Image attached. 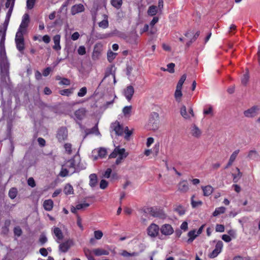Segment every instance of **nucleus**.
<instances>
[{"instance_id":"20e7f679","label":"nucleus","mask_w":260,"mask_h":260,"mask_svg":"<svg viewBox=\"0 0 260 260\" xmlns=\"http://www.w3.org/2000/svg\"><path fill=\"white\" fill-rule=\"evenodd\" d=\"M160 229L157 224L151 223L147 229V232L148 236L154 238L157 236Z\"/></svg>"},{"instance_id":"a19ab883","label":"nucleus","mask_w":260,"mask_h":260,"mask_svg":"<svg viewBox=\"0 0 260 260\" xmlns=\"http://www.w3.org/2000/svg\"><path fill=\"white\" fill-rule=\"evenodd\" d=\"M87 93V88L86 87H82L77 93L79 97H83Z\"/></svg>"},{"instance_id":"052dcab7","label":"nucleus","mask_w":260,"mask_h":260,"mask_svg":"<svg viewBox=\"0 0 260 260\" xmlns=\"http://www.w3.org/2000/svg\"><path fill=\"white\" fill-rule=\"evenodd\" d=\"M13 5H11L7 13L6 17L8 19V22H9L10 18L11 16L13 10Z\"/></svg>"},{"instance_id":"49530a36","label":"nucleus","mask_w":260,"mask_h":260,"mask_svg":"<svg viewBox=\"0 0 260 260\" xmlns=\"http://www.w3.org/2000/svg\"><path fill=\"white\" fill-rule=\"evenodd\" d=\"M103 236V234L101 231L98 230L94 232V238L97 240H100Z\"/></svg>"},{"instance_id":"2f4dec72","label":"nucleus","mask_w":260,"mask_h":260,"mask_svg":"<svg viewBox=\"0 0 260 260\" xmlns=\"http://www.w3.org/2000/svg\"><path fill=\"white\" fill-rule=\"evenodd\" d=\"M73 92V89H62L59 91V93L60 94L62 95H66L67 96H69L71 95Z\"/></svg>"},{"instance_id":"72a5a7b5","label":"nucleus","mask_w":260,"mask_h":260,"mask_svg":"<svg viewBox=\"0 0 260 260\" xmlns=\"http://www.w3.org/2000/svg\"><path fill=\"white\" fill-rule=\"evenodd\" d=\"M225 211V208L224 207H220L216 208L213 213V216H217L220 214L224 213Z\"/></svg>"},{"instance_id":"603ef678","label":"nucleus","mask_w":260,"mask_h":260,"mask_svg":"<svg viewBox=\"0 0 260 260\" xmlns=\"http://www.w3.org/2000/svg\"><path fill=\"white\" fill-rule=\"evenodd\" d=\"M239 152V150H236L232 154V155L230 156V160H231V161H234L236 159L238 153Z\"/></svg>"},{"instance_id":"338daca9","label":"nucleus","mask_w":260,"mask_h":260,"mask_svg":"<svg viewBox=\"0 0 260 260\" xmlns=\"http://www.w3.org/2000/svg\"><path fill=\"white\" fill-rule=\"evenodd\" d=\"M249 79V76L247 74H244L241 80V82L243 84L246 85Z\"/></svg>"},{"instance_id":"37998d69","label":"nucleus","mask_w":260,"mask_h":260,"mask_svg":"<svg viewBox=\"0 0 260 260\" xmlns=\"http://www.w3.org/2000/svg\"><path fill=\"white\" fill-rule=\"evenodd\" d=\"M203 113L204 115L210 114L211 116H213V113L212 107L211 106H209L208 108H205L203 111Z\"/></svg>"},{"instance_id":"dca6fc26","label":"nucleus","mask_w":260,"mask_h":260,"mask_svg":"<svg viewBox=\"0 0 260 260\" xmlns=\"http://www.w3.org/2000/svg\"><path fill=\"white\" fill-rule=\"evenodd\" d=\"M53 233L56 237V241L59 243L63 238V233L61 230L58 227H54L53 228Z\"/></svg>"},{"instance_id":"c85d7f7f","label":"nucleus","mask_w":260,"mask_h":260,"mask_svg":"<svg viewBox=\"0 0 260 260\" xmlns=\"http://www.w3.org/2000/svg\"><path fill=\"white\" fill-rule=\"evenodd\" d=\"M63 192L67 195L73 194L74 189L73 186L69 184H67L63 189Z\"/></svg>"},{"instance_id":"5fc2aeb1","label":"nucleus","mask_w":260,"mask_h":260,"mask_svg":"<svg viewBox=\"0 0 260 260\" xmlns=\"http://www.w3.org/2000/svg\"><path fill=\"white\" fill-rule=\"evenodd\" d=\"M175 64L174 63H170L167 65L168 67V71L171 73H174V67H175Z\"/></svg>"},{"instance_id":"7ed1b4c3","label":"nucleus","mask_w":260,"mask_h":260,"mask_svg":"<svg viewBox=\"0 0 260 260\" xmlns=\"http://www.w3.org/2000/svg\"><path fill=\"white\" fill-rule=\"evenodd\" d=\"M147 211L151 215L155 217L164 218L166 216L164 211L160 208L156 207L147 208Z\"/></svg>"},{"instance_id":"09e8293b","label":"nucleus","mask_w":260,"mask_h":260,"mask_svg":"<svg viewBox=\"0 0 260 260\" xmlns=\"http://www.w3.org/2000/svg\"><path fill=\"white\" fill-rule=\"evenodd\" d=\"M108 182L106 180H105L104 179H102L100 183V188H101L102 189H104L106 188H107V187L108 186Z\"/></svg>"},{"instance_id":"bb28decb","label":"nucleus","mask_w":260,"mask_h":260,"mask_svg":"<svg viewBox=\"0 0 260 260\" xmlns=\"http://www.w3.org/2000/svg\"><path fill=\"white\" fill-rule=\"evenodd\" d=\"M121 149L119 146L116 147L113 150V151L109 155V158H116L121 153Z\"/></svg>"},{"instance_id":"f8f14e48","label":"nucleus","mask_w":260,"mask_h":260,"mask_svg":"<svg viewBox=\"0 0 260 260\" xmlns=\"http://www.w3.org/2000/svg\"><path fill=\"white\" fill-rule=\"evenodd\" d=\"M5 32L3 34L0 41V57H4L6 55V52L5 46Z\"/></svg>"},{"instance_id":"f03ea898","label":"nucleus","mask_w":260,"mask_h":260,"mask_svg":"<svg viewBox=\"0 0 260 260\" xmlns=\"http://www.w3.org/2000/svg\"><path fill=\"white\" fill-rule=\"evenodd\" d=\"M56 137L59 143L67 140L68 138V131L66 126L59 127L56 132Z\"/></svg>"},{"instance_id":"a18cd8bd","label":"nucleus","mask_w":260,"mask_h":260,"mask_svg":"<svg viewBox=\"0 0 260 260\" xmlns=\"http://www.w3.org/2000/svg\"><path fill=\"white\" fill-rule=\"evenodd\" d=\"M36 0H27L26 2V7L28 9H32L35 5Z\"/></svg>"},{"instance_id":"423d86ee","label":"nucleus","mask_w":260,"mask_h":260,"mask_svg":"<svg viewBox=\"0 0 260 260\" xmlns=\"http://www.w3.org/2000/svg\"><path fill=\"white\" fill-rule=\"evenodd\" d=\"M222 247V242L221 241H218L215 245V249L209 254V257L212 258L216 257L221 252Z\"/></svg>"},{"instance_id":"e433bc0d","label":"nucleus","mask_w":260,"mask_h":260,"mask_svg":"<svg viewBox=\"0 0 260 260\" xmlns=\"http://www.w3.org/2000/svg\"><path fill=\"white\" fill-rule=\"evenodd\" d=\"M84 252L85 256H86V257L87 258V259L88 260H95L94 259V258L93 257V256H92V255H91V253L92 252V251H91L89 249L84 248Z\"/></svg>"},{"instance_id":"13d9d810","label":"nucleus","mask_w":260,"mask_h":260,"mask_svg":"<svg viewBox=\"0 0 260 260\" xmlns=\"http://www.w3.org/2000/svg\"><path fill=\"white\" fill-rule=\"evenodd\" d=\"M175 211L177 212H178L180 215H182L185 213V210H184L183 208L181 206L177 207L175 209Z\"/></svg>"},{"instance_id":"864d4df0","label":"nucleus","mask_w":260,"mask_h":260,"mask_svg":"<svg viewBox=\"0 0 260 260\" xmlns=\"http://www.w3.org/2000/svg\"><path fill=\"white\" fill-rule=\"evenodd\" d=\"M89 206V204L88 203H82L76 205V209L78 210H81L82 209L86 208Z\"/></svg>"},{"instance_id":"412c9836","label":"nucleus","mask_w":260,"mask_h":260,"mask_svg":"<svg viewBox=\"0 0 260 260\" xmlns=\"http://www.w3.org/2000/svg\"><path fill=\"white\" fill-rule=\"evenodd\" d=\"M159 114L157 112H152L150 115L149 122L152 124H156L159 121Z\"/></svg>"},{"instance_id":"b1692460","label":"nucleus","mask_w":260,"mask_h":260,"mask_svg":"<svg viewBox=\"0 0 260 260\" xmlns=\"http://www.w3.org/2000/svg\"><path fill=\"white\" fill-rule=\"evenodd\" d=\"M89 185L91 187H93L97 184V176L95 174H91L89 176Z\"/></svg>"},{"instance_id":"de8ad7c7","label":"nucleus","mask_w":260,"mask_h":260,"mask_svg":"<svg viewBox=\"0 0 260 260\" xmlns=\"http://www.w3.org/2000/svg\"><path fill=\"white\" fill-rule=\"evenodd\" d=\"M78 53L80 55H83L86 53V49L84 46H80L78 49Z\"/></svg>"},{"instance_id":"6ab92c4d","label":"nucleus","mask_w":260,"mask_h":260,"mask_svg":"<svg viewBox=\"0 0 260 260\" xmlns=\"http://www.w3.org/2000/svg\"><path fill=\"white\" fill-rule=\"evenodd\" d=\"M43 207L46 211H50L52 210L53 207V202L52 200L49 199L44 201Z\"/></svg>"},{"instance_id":"ddd939ff","label":"nucleus","mask_w":260,"mask_h":260,"mask_svg":"<svg viewBox=\"0 0 260 260\" xmlns=\"http://www.w3.org/2000/svg\"><path fill=\"white\" fill-rule=\"evenodd\" d=\"M71 244L72 241L70 240H68L64 242L60 243L59 245V251L63 253L67 252L71 247Z\"/></svg>"},{"instance_id":"393cba45","label":"nucleus","mask_w":260,"mask_h":260,"mask_svg":"<svg viewBox=\"0 0 260 260\" xmlns=\"http://www.w3.org/2000/svg\"><path fill=\"white\" fill-rule=\"evenodd\" d=\"M104 20L99 23V26L100 27L105 29L109 26V22L108 20V16L104 15Z\"/></svg>"},{"instance_id":"a878e982","label":"nucleus","mask_w":260,"mask_h":260,"mask_svg":"<svg viewBox=\"0 0 260 260\" xmlns=\"http://www.w3.org/2000/svg\"><path fill=\"white\" fill-rule=\"evenodd\" d=\"M158 12L157 7L155 6L152 5L149 7L147 11V14L151 16H155Z\"/></svg>"},{"instance_id":"a211bd4d","label":"nucleus","mask_w":260,"mask_h":260,"mask_svg":"<svg viewBox=\"0 0 260 260\" xmlns=\"http://www.w3.org/2000/svg\"><path fill=\"white\" fill-rule=\"evenodd\" d=\"M127 155H128V153L125 152V149L121 148V153L118 156V157L116 160L115 164L116 165L120 164L122 161V160L127 156Z\"/></svg>"},{"instance_id":"58836bf2","label":"nucleus","mask_w":260,"mask_h":260,"mask_svg":"<svg viewBox=\"0 0 260 260\" xmlns=\"http://www.w3.org/2000/svg\"><path fill=\"white\" fill-rule=\"evenodd\" d=\"M132 106H125L122 109V112L124 116L128 115L132 112Z\"/></svg>"},{"instance_id":"4c0bfd02","label":"nucleus","mask_w":260,"mask_h":260,"mask_svg":"<svg viewBox=\"0 0 260 260\" xmlns=\"http://www.w3.org/2000/svg\"><path fill=\"white\" fill-rule=\"evenodd\" d=\"M181 115L185 119L189 118V116L188 115L186 111V108L185 106H183L180 109Z\"/></svg>"},{"instance_id":"774afa93","label":"nucleus","mask_w":260,"mask_h":260,"mask_svg":"<svg viewBox=\"0 0 260 260\" xmlns=\"http://www.w3.org/2000/svg\"><path fill=\"white\" fill-rule=\"evenodd\" d=\"M100 54V52L98 50H96L95 48L94 49L93 53H92V58L95 59V58H98Z\"/></svg>"},{"instance_id":"39448f33","label":"nucleus","mask_w":260,"mask_h":260,"mask_svg":"<svg viewBox=\"0 0 260 260\" xmlns=\"http://www.w3.org/2000/svg\"><path fill=\"white\" fill-rule=\"evenodd\" d=\"M259 110L260 108L259 106H254L247 110H245L244 112V115L246 117H254L257 115Z\"/></svg>"},{"instance_id":"4468645a","label":"nucleus","mask_w":260,"mask_h":260,"mask_svg":"<svg viewBox=\"0 0 260 260\" xmlns=\"http://www.w3.org/2000/svg\"><path fill=\"white\" fill-rule=\"evenodd\" d=\"M124 93L126 99L128 101H130L134 93V88L133 86L131 85L128 86L125 89Z\"/></svg>"},{"instance_id":"aec40b11","label":"nucleus","mask_w":260,"mask_h":260,"mask_svg":"<svg viewBox=\"0 0 260 260\" xmlns=\"http://www.w3.org/2000/svg\"><path fill=\"white\" fill-rule=\"evenodd\" d=\"M98 152V154L97 156H93L94 160H97L99 157L101 158H104L107 155V150L104 148H100L99 149Z\"/></svg>"},{"instance_id":"6e6552de","label":"nucleus","mask_w":260,"mask_h":260,"mask_svg":"<svg viewBox=\"0 0 260 260\" xmlns=\"http://www.w3.org/2000/svg\"><path fill=\"white\" fill-rule=\"evenodd\" d=\"M189 189V184L187 180L180 181L178 185V190L181 193L187 192Z\"/></svg>"},{"instance_id":"9b49d317","label":"nucleus","mask_w":260,"mask_h":260,"mask_svg":"<svg viewBox=\"0 0 260 260\" xmlns=\"http://www.w3.org/2000/svg\"><path fill=\"white\" fill-rule=\"evenodd\" d=\"M86 112L87 111L85 108H81L77 110L74 114L77 119L81 120L85 117Z\"/></svg>"},{"instance_id":"c9c22d12","label":"nucleus","mask_w":260,"mask_h":260,"mask_svg":"<svg viewBox=\"0 0 260 260\" xmlns=\"http://www.w3.org/2000/svg\"><path fill=\"white\" fill-rule=\"evenodd\" d=\"M194 197V195H193L191 198V204L192 208H196L199 206H201L203 204V202L201 201H194L193 200Z\"/></svg>"},{"instance_id":"2eb2a0df","label":"nucleus","mask_w":260,"mask_h":260,"mask_svg":"<svg viewBox=\"0 0 260 260\" xmlns=\"http://www.w3.org/2000/svg\"><path fill=\"white\" fill-rule=\"evenodd\" d=\"M53 40L54 45L53 46V49L55 51H59L61 49V47L60 45V36L59 35H56L53 38Z\"/></svg>"},{"instance_id":"4d7b16f0","label":"nucleus","mask_w":260,"mask_h":260,"mask_svg":"<svg viewBox=\"0 0 260 260\" xmlns=\"http://www.w3.org/2000/svg\"><path fill=\"white\" fill-rule=\"evenodd\" d=\"M215 230L217 232H223L224 231V226L222 224H217L216 225Z\"/></svg>"},{"instance_id":"f257e3e1","label":"nucleus","mask_w":260,"mask_h":260,"mask_svg":"<svg viewBox=\"0 0 260 260\" xmlns=\"http://www.w3.org/2000/svg\"><path fill=\"white\" fill-rule=\"evenodd\" d=\"M29 23V15L28 13H25L22 16L21 22L15 38L16 48L21 53H22L25 49L24 35L27 32Z\"/></svg>"},{"instance_id":"7c9ffc66","label":"nucleus","mask_w":260,"mask_h":260,"mask_svg":"<svg viewBox=\"0 0 260 260\" xmlns=\"http://www.w3.org/2000/svg\"><path fill=\"white\" fill-rule=\"evenodd\" d=\"M17 193V189L15 187H12L9 190L8 195L10 199H14L16 197Z\"/></svg>"},{"instance_id":"69168bd1","label":"nucleus","mask_w":260,"mask_h":260,"mask_svg":"<svg viewBox=\"0 0 260 260\" xmlns=\"http://www.w3.org/2000/svg\"><path fill=\"white\" fill-rule=\"evenodd\" d=\"M51 71V69L50 67H47L44 70L43 72V75L45 77L48 76Z\"/></svg>"},{"instance_id":"5701e85b","label":"nucleus","mask_w":260,"mask_h":260,"mask_svg":"<svg viewBox=\"0 0 260 260\" xmlns=\"http://www.w3.org/2000/svg\"><path fill=\"white\" fill-rule=\"evenodd\" d=\"M191 134L192 136L199 138L201 135L202 132L199 128L196 125L194 124L191 130Z\"/></svg>"},{"instance_id":"0e129e2a","label":"nucleus","mask_w":260,"mask_h":260,"mask_svg":"<svg viewBox=\"0 0 260 260\" xmlns=\"http://www.w3.org/2000/svg\"><path fill=\"white\" fill-rule=\"evenodd\" d=\"M112 172V170L110 168L107 169L105 172L103 176L105 178H109Z\"/></svg>"},{"instance_id":"e2e57ef3","label":"nucleus","mask_w":260,"mask_h":260,"mask_svg":"<svg viewBox=\"0 0 260 260\" xmlns=\"http://www.w3.org/2000/svg\"><path fill=\"white\" fill-rule=\"evenodd\" d=\"M38 143L40 145V146L41 147H44L46 145V141L44 139H43L42 138H41V137L39 138L38 139Z\"/></svg>"},{"instance_id":"cd10ccee","label":"nucleus","mask_w":260,"mask_h":260,"mask_svg":"<svg viewBox=\"0 0 260 260\" xmlns=\"http://www.w3.org/2000/svg\"><path fill=\"white\" fill-rule=\"evenodd\" d=\"M188 236L189 237V239L187 240V243H191L198 236L197 234H196V231L192 230L188 232Z\"/></svg>"},{"instance_id":"473e14b6","label":"nucleus","mask_w":260,"mask_h":260,"mask_svg":"<svg viewBox=\"0 0 260 260\" xmlns=\"http://www.w3.org/2000/svg\"><path fill=\"white\" fill-rule=\"evenodd\" d=\"M111 4L113 7L119 9L122 4V0H111Z\"/></svg>"},{"instance_id":"f704fd0d","label":"nucleus","mask_w":260,"mask_h":260,"mask_svg":"<svg viewBox=\"0 0 260 260\" xmlns=\"http://www.w3.org/2000/svg\"><path fill=\"white\" fill-rule=\"evenodd\" d=\"M117 53H114L111 50H109L107 52V59L110 62H112L117 55Z\"/></svg>"},{"instance_id":"6e6d98bb","label":"nucleus","mask_w":260,"mask_h":260,"mask_svg":"<svg viewBox=\"0 0 260 260\" xmlns=\"http://www.w3.org/2000/svg\"><path fill=\"white\" fill-rule=\"evenodd\" d=\"M71 84L70 80L67 78H63L61 79V80L59 82V84L61 85H69Z\"/></svg>"},{"instance_id":"f3484780","label":"nucleus","mask_w":260,"mask_h":260,"mask_svg":"<svg viewBox=\"0 0 260 260\" xmlns=\"http://www.w3.org/2000/svg\"><path fill=\"white\" fill-rule=\"evenodd\" d=\"M93 253L97 256L101 255H108L109 254V251L102 248H95L92 250Z\"/></svg>"},{"instance_id":"ea45409f","label":"nucleus","mask_w":260,"mask_h":260,"mask_svg":"<svg viewBox=\"0 0 260 260\" xmlns=\"http://www.w3.org/2000/svg\"><path fill=\"white\" fill-rule=\"evenodd\" d=\"M186 79V75L185 74H183L181 77L180 79H179L176 87L182 88V85H183L184 81H185Z\"/></svg>"},{"instance_id":"c03bdc74","label":"nucleus","mask_w":260,"mask_h":260,"mask_svg":"<svg viewBox=\"0 0 260 260\" xmlns=\"http://www.w3.org/2000/svg\"><path fill=\"white\" fill-rule=\"evenodd\" d=\"M72 146L71 143H67L64 145V148L69 154H71L72 152Z\"/></svg>"},{"instance_id":"79ce46f5","label":"nucleus","mask_w":260,"mask_h":260,"mask_svg":"<svg viewBox=\"0 0 260 260\" xmlns=\"http://www.w3.org/2000/svg\"><path fill=\"white\" fill-rule=\"evenodd\" d=\"M258 153L255 150H250L248 154L247 157L250 159H254V158L257 157Z\"/></svg>"},{"instance_id":"bf43d9fd","label":"nucleus","mask_w":260,"mask_h":260,"mask_svg":"<svg viewBox=\"0 0 260 260\" xmlns=\"http://www.w3.org/2000/svg\"><path fill=\"white\" fill-rule=\"evenodd\" d=\"M47 241V237L44 235H41L40 238H39V242L41 243L42 245H44L45 243H46Z\"/></svg>"},{"instance_id":"680f3d73","label":"nucleus","mask_w":260,"mask_h":260,"mask_svg":"<svg viewBox=\"0 0 260 260\" xmlns=\"http://www.w3.org/2000/svg\"><path fill=\"white\" fill-rule=\"evenodd\" d=\"M42 41L46 44H48L50 42L51 39L49 36L45 35L42 37Z\"/></svg>"},{"instance_id":"0eeeda50","label":"nucleus","mask_w":260,"mask_h":260,"mask_svg":"<svg viewBox=\"0 0 260 260\" xmlns=\"http://www.w3.org/2000/svg\"><path fill=\"white\" fill-rule=\"evenodd\" d=\"M160 231L162 235L166 236L171 235L174 232V230L172 226L169 224H163L161 226Z\"/></svg>"},{"instance_id":"1a4fd4ad","label":"nucleus","mask_w":260,"mask_h":260,"mask_svg":"<svg viewBox=\"0 0 260 260\" xmlns=\"http://www.w3.org/2000/svg\"><path fill=\"white\" fill-rule=\"evenodd\" d=\"M111 127L117 136H121L123 134V128L119 122L116 121L112 124Z\"/></svg>"},{"instance_id":"4be33fe9","label":"nucleus","mask_w":260,"mask_h":260,"mask_svg":"<svg viewBox=\"0 0 260 260\" xmlns=\"http://www.w3.org/2000/svg\"><path fill=\"white\" fill-rule=\"evenodd\" d=\"M203 195L206 197H208L211 195L213 191V188L211 185H207L202 187Z\"/></svg>"},{"instance_id":"3c124183","label":"nucleus","mask_w":260,"mask_h":260,"mask_svg":"<svg viewBox=\"0 0 260 260\" xmlns=\"http://www.w3.org/2000/svg\"><path fill=\"white\" fill-rule=\"evenodd\" d=\"M121 255L124 257L132 256L137 255V253L135 252L129 253L126 250H123L121 253Z\"/></svg>"},{"instance_id":"9d476101","label":"nucleus","mask_w":260,"mask_h":260,"mask_svg":"<svg viewBox=\"0 0 260 260\" xmlns=\"http://www.w3.org/2000/svg\"><path fill=\"white\" fill-rule=\"evenodd\" d=\"M85 8L84 6L81 4H77L73 6L71 8V13L72 15H75L76 14L84 12Z\"/></svg>"},{"instance_id":"c756f323","label":"nucleus","mask_w":260,"mask_h":260,"mask_svg":"<svg viewBox=\"0 0 260 260\" xmlns=\"http://www.w3.org/2000/svg\"><path fill=\"white\" fill-rule=\"evenodd\" d=\"M182 88L176 87V89L175 92L174 96L176 99V100L179 102L181 100V98L182 96V93L181 91Z\"/></svg>"},{"instance_id":"8fccbe9b","label":"nucleus","mask_w":260,"mask_h":260,"mask_svg":"<svg viewBox=\"0 0 260 260\" xmlns=\"http://www.w3.org/2000/svg\"><path fill=\"white\" fill-rule=\"evenodd\" d=\"M27 184L31 187H34L36 186V184L34 179L32 177H30L27 180Z\"/></svg>"}]
</instances>
